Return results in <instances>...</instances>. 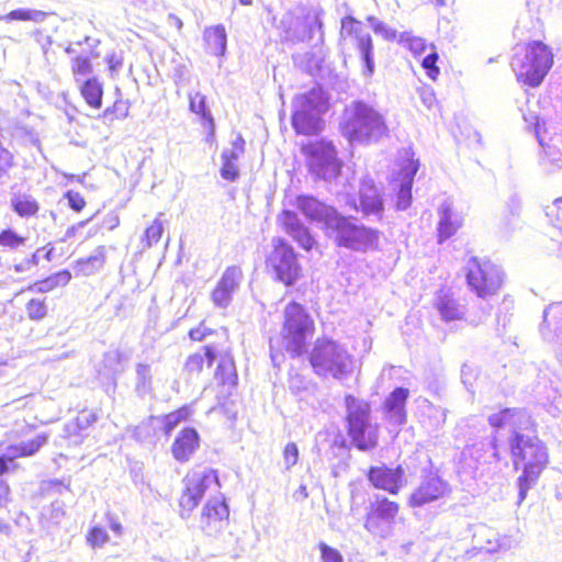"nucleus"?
Instances as JSON below:
<instances>
[{
    "instance_id": "f257e3e1",
    "label": "nucleus",
    "mask_w": 562,
    "mask_h": 562,
    "mask_svg": "<svg viewBox=\"0 0 562 562\" xmlns=\"http://www.w3.org/2000/svg\"><path fill=\"white\" fill-rule=\"evenodd\" d=\"M488 423L494 428H510L509 447L513 463L516 470L522 467V473L517 480L518 504H521L548 463L547 449L537 436L526 432L531 426L530 416L526 411L506 408L491 415Z\"/></svg>"
},
{
    "instance_id": "f03ea898",
    "label": "nucleus",
    "mask_w": 562,
    "mask_h": 562,
    "mask_svg": "<svg viewBox=\"0 0 562 562\" xmlns=\"http://www.w3.org/2000/svg\"><path fill=\"white\" fill-rule=\"evenodd\" d=\"M341 135L351 144L369 145L389 133L384 116L364 101H352L346 106L339 123Z\"/></svg>"
},
{
    "instance_id": "7ed1b4c3",
    "label": "nucleus",
    "mask_w": 562,
    "mask_h": 562,
    "mask_svg": "<svg viewBox=\"0 0 562 562\" xmlns=\"http://www.w3.org/2000/svg\"><path fill=\"white\" fill-rule=\"evenodd\" d=\"M308 359L314 372L323 378L342 380L353 370V358L347 348L328 338H318L314 342Z\"/></svg>"
},
{
    "instance_id": "20e7f679",
    "label": "nucleus",
    "mask_w": 562,
    "mask_h": 562,
    "mask_svg": "<svg viewBox=\"0 0 562 562\" xmlns=\"http://www.w3.org/2000/svg\"><path fill=\"white\" fill-rule=\"evenodd\" d=\"M553 63L552 53L541 42H532L526 47H518L510 66L517 80L530 87H538Z\"/></svg>"
},
{
    "instance_id": "39448f33",
    "label": "nucleus",
    "mask_w": 562,
    "mask_h": 562,
    "mask_svg": "<svg viewBox=\"0 0 562 562\" xmlns=\"http://www.w3.org/2000/svg\"><path fill=\"white\" fill-rule=\"evenodd\" d=\"M347 429L352 443L361 451L374 449L379 442V426L371 420L370 405L347 395Z\"/></svg>"
},
{
    "instance_id": "423d86ee",
    "label": "nucleus",
    "mask_w": 562,
    "mask_h": 562,
    "mask_svg": "<svg viewBox=\"0 0 562 562\" xmlns=\"http://www.w3.org/2000/svg\"><path fill=\"white\" fill-rule=\"evenodd\" d=\"M328 109V98L323 89L313 88L293 102L292 125L299 134L315 135L322 131V115Z\"/></svg>"
},
{
    "instance_id": "0eeeda50",
    "label": "nucleus",
    "mask_w": 562,
    "mask_h": 562,
    "mask_svg": "<svg viewBox=\"0 0 562 562\" xmlns=\"http://www.w3.org/2000/svg\"><path fill=\"white\" fill-rule=\"evenodd\" d=\"M282 341L292 357L306 350V340L314 333V321L306 310L296 302L288 304L283 312Z\"/></svg>"
},
{
    "instance_id": "6e6552de",
    "label": "nucleus",
    "mask_w": 562,
    "mask_h": 562,
    "mask_svg": "<svg viewBox=\"0 0 562 562\" xmlns=\"http://www.w3.org/2000/svg\"><path fill=\"white\" fill-rule=\"evenodd\" d=\"M328 231L335 233L338 246L361 252L375 247L380 237L378 229L357 224L340 213L329 222Z\"/></svg>"
},
{
    "instance_id": "1a4fd4ad",
    "label": "nucleus",
    "mask_w": 562,
    "mask_h": 562,
    "mask_svg": "<svg viewBox=\"0 0 562 562\" xmlns=\"http://www.w3.org/2000/svg\"><path fill=\"white\" fill-rule=\"evenodd\" d=\"M340 36L345 45H350L357 52L361 64L362 75L371 78L375 71L373 40L362 22L347 15L340 22Z\"/></svg>"
},
{
    "instance_id": "9d476101",
    "label": "nucleus",
    "mask_w": 562,
    "mask_h": 562,
    "mask_svg": "<svg viewBox=\"0 0 562 562\" xmlns=\"http://www.w3.org/2000/svg\"><path fill=\"white\" fill-rule=\"evenodd\" d=\"M272 243L273 249L266 260L267 269L277 281L291 286L302 276V267L299 263L297 256L292 246L283 239L277 238Z\"/></svg>"
},
{
    "instance_id": "9b49d317",
    "label": "nucleus",
    "mask_w": 562,
    "mask_h": 562,
    "mask_svg": "<svg viewBox=\"0 0 562 562\" xmlns=\"http://www.w3.org/2000/svg\"><path fill=\"white\" fill-rule=\"evenodd\" d=\"M184 490L179 499L180 516L187 519L199 505L206 491L217 488L218 476L212 469H196L189 472L183 479Z\"/></svg>"
},
{
    "instance_id": "f8f14e48",
    "label": "nucleus",
    "mask_w": 562,
    "mask_h": 562,
    "mask_svg": "<svg viewBox=\"0 0 562 562\" xmlns=\"http://www.w3.org/2000/svg\"><path fill=\"white\" fill-rule=\"evenodd\" d=\"M307 157V167L311 173L325 181L336 179L341 170V161L331 142L321 140L303 147Z\"/></svg>"
},
{
    "instance_id": "ddd939ff",
    "label": "nucleus",
    "mask_w": 562,
    "mask_h": 562,
    "mask_svg": "<svg viewBox=\"0 0 562 562\" xmlns=\"http://www.w3.org/2000/svg\"><path fill=\"white\" fill-rule=\"evenodd\" d=\"M467 282L479 297L494 295L503 282V271L490 260L472 257L467 263Z\"/></svg>"
},
{
    "instance_id": "4468645a",
    "label": "nucleus",
    "mask_w": 562,
    "mask_h": 562,
    "mask_svg": "<svg viewBox=\"0 0 562 562\" xmlns=\"http://www.w3.org/2000/svg\"><path fill=\"white\" fill-rule=\"evenodd\" d=\"M346 204L360 212L367 221L380 222L383 220L384 201L380 190L370 178L361 180L358 201L353 196H347Z\"/></svg>"
},
{
    "instance_id": "2eb2a0df",
    "label": "nucleus",
    "mask_w": 562,
    "mask_h": 562,
    "mask_svg": "<svg viewBox=\"0 0 562 562\" xmlns=\"http://www.w3.org/2000/svg\"><path fill=\"white\" fill-rule=\"evenodd\" d=\"M448 493V484L439 475L429 473L422 476L418 486L408 498L411 507H423L442 498Z\"/></svg>"
},
{
    "instance_id": "dca6fc26",
    "label": "nucleus",
    "mask_w": 562,
    "mask_h": 562,
    "mask_svg": "<svg viewBox=\"0 0 562 562\" xmlns=\"http://www.w3.org/2000/svg\"><path fill=\"white\" fill-rule=\"evenodd\" d=\"M229 509L224 499H210L202 512L201 528L209 537H217L228 524Z\"/></svg>"
},
{
    "instance_id": "f3484780",
    "label": "nucleus",
    "mask_w": 562,
    "mask_h": 562,
    "mask_svg": "<svg viewBox=\"0 0 562 562\" xmlns=\"http://www.w3.org/2000/svg\"><path fill=\"white\" fill-rule=\"evenodd\" d=\"M367 476L375 488L386 491L394 495L397 494L405 484V471L402 465H397L396 468H389L384 464L371 467Z\"/></svg>"
},
{
    "instance_id": "a211bd4d",
    "label": "nucleus",
    "mask_w": 562,
    "mask_h": 562,
    "mask_svg": "<svg viewBox=\"0 0 562 562\" xmlns=\"http://www.w3.org/2000/svg\"><path fill=\"white\" fill-rule=\"evenodd\" d=\"M297 207L311 221L324 223L327 229H329V222L339 214L334 207L313 196H300Z\"/></svg>"
},
{
    "instance_id": "6ab92c4d",
    "label": "nucleus",
    "mask_w": 562,
    "mask_h": 562,
    "mask_svg": "<svg viewBox=\"0 0 562 562\" xmlns=\"http://www.w3.org/2000/svg\"><path fill=\"white\" fill-rule=\"evenodd\" d=\"M438 215V241L443 243L458 232L462 225V221L460 215L453 211L452 203L448 200L443 201L440 205Z\"/></svg>"
},
{
    "instance_id": "aec40b11",
    "label": "nucleus",
    "mask_w": 562,
    "mask_h": 562,
    "mask_svg": "<svg viewBox=\"0 0 562 562\" xmlns=\"http://www.w3.org/2000/svg\"><path fill=\"white\" fill-rule=\"evenodd\" d=\"M199 445L200 437L198 431L194 428H184L172 443V456L179 462H187L196 451Z\"/></svg>"
},
{
    "instance_id": "412c9836",
    "label": "nucleus",
    "mask_w": 562,
    "mask_h": 562,
    "mask_svg": "<svg viewBox=\"0 0 562 562\" xmlns=\"http://www.w3.org/2000/svg\"><path fill=\"white\" fill-rule=\"evenodd\" d=\"M418 166V161L411 160L401 170V183L396 194V209L398 211H405L411 206L412 187Z\"/></svg>"
},
{
    "instance_id": "4be33fe9",
    "label": "nucleus",
    "mask_w": 562,
    "mask_h": 562,
    "mask_svg": "<svg viewBox=\"0 0 562 562\" xmlns=\"http://www.w3.org/2000/svg\"><path fill=\"white\" fill-rule=\"evenodd\" d=\"M281 222L286 233L291 235L303 249L310 250L313 248L314 238L294 212L284 211L281 216Z\"/></svg>"
},
{
    "instance_id": "5701e85b",
    "label": "nucleus",
    "mask_w": 562,
    "mask_h": 562,
    "mask_svg": "<svg viewBox=\"0 0 562 562\" xmlns=\"http://www.w3.org/2000/svg\"><path fill=\"white\" fill-rule=\"evenodd\" d=\"M131 360V355L120 349H110L103 356V372L104 374L113 380V389H115V379L122 374Z\"/></svg>"
},
{
    "instance_id": "b1692460",
    "label": "nucleus",
    "mask_w": 562,
    "mask_h": 562,
    "mask_svg": "<svg viewBox=\"0 0 562 562\" xmlns=\"http://www.w3.org/2000/svg\"><path fill=\"white\" fill-rule=\"evenodd\" d=\"M215 358L216 349L210 345L204 346L187 358L183 372L190 379L196 376L201 373L205 364L211 367Z\"/></svg>"
},
{
    "instance_id": "393cba45",
    "label": "nucleus",
    "mask_w": 562,
    "mask_h": 562,
    "mask_svg": "<svg viewBox=\"0 0 562 562\" xmlns=\"http://www.w3.org/2000/svg\"><path fill=\"white\" fill-rule=\"evenodd\" d=\"M434 305L445 322L461 319L465 314V306L448 293L440 292Z\"/></svg>"
},
{
    "instance_id": "a878e982",
    "label": "nucleus",
    "mask_w": 562,
    "mask_h": 562,
    "mask_svg": "<svg viewBox=\"0 0 562 562\" xmlns=\"http://www.w3.org/2000/svg\"><path fill=\"white\" fill-rule=\"evenodd\" d=\"M408 397V390L396 387L385 401V409L389 418L396 425H402L406 420L405 403Z\"/></svg>"
},
{
    "instance_id": "bb28decb",
    "label": "nucleus",
    "mask_w": 562,
    "mask_h": 562,
    "mask_svg": "<svg viewBox=\"0 0 562 562\" xmlns=\"http://www.w3.org/2000/svg\"><path fill=\"white\" fill-rule=\"evenodd\" d=\"M303 31L297 36L301 42H314V46L323 43V22L318 12L308 13L302 21Z\"/></svg>"
},
{
    "instance_id": "cd10ccee",
    "label": "nucleus",
    "mask_w": 562,
    "mask_h": 562,
    "mask_svg": "<svg viewBox=\"0 0 562 562\" xmlns=\"http://www.w3.org/2000/svg\"><path fill=\"white\" fill-rule=\"evenodd\" d=\"M106 259V249L104 246L97 247L88 258H82L76 261L74 267L76 274L85 277L92 276L99 272Z\"/></svg>"
},
{
    "instance_id": "c85d7f7f",
    "label": "nucleus",
    "mask_w": 562,
    "mask_h": 562,
    "mask_svg": "<svg viewBox=\"0 0 562 562\" xmlns=\"http://www.w3.org/2000/svg\"><path fill=\"white\" fill-rule=\"evenodd\" d=\"M204 40L211 54L215 56L225 54L227 37L223 25L218 24L214 27L206 29L204 31Z\"/></svg>"
},
{
    "instance_id": "c756f323",
    "label": "nucleus",
    "mask_w": 562,
    "mask_h": 562,
    "mask_svg": "<svg viewBox=\"0 0 562 562\" xmlns=\"http://www.w3.org/2000/svg\"><path fill=\"white\" fill-rule=\"evenodd\" d=\"M47 440L48 436L46 434H40L29 441H22L18 445L9 446L8 456H14L15 459L21 457H31L46 445Z\"/></svg>"
},
{
    "instance_id": "7c9ffc66",
    "label": "nucleus",
    "mask_w": 562,
    "mask_h": 562,
    "mask_svg": "<svg viewBox=\"0 0 562 562\" xmlns=\"http://www.w3.org/2000/svg\"><path fill=\"white\" fill-rule=\"evenodd\" d=\"M80 91L86 102L95 109L102 104V86L95 78L85 80L80 86Z\"/></svg>"
},
{
    "instance_id": "2f4dec72",
    "label": "nucleus",
    "mask_w": 562,
    "mask_h": 562,
    "mask_svg": "<svg viewBox=\"0 0 562 562\" xmlns=\"http://www.w3.org/2000/svg\"><path fill=\"white\" fill-rule=\"evenodd\" d=\"M12 209L21 216L29 217L33 216L38 211V204L36 200L29 194H18L11 199Z\"/></svg>"
},
{
    "instance_id": "473e14b6",
    "label": "nucleus",
    "mask_w": 562,
    "mask_h": 562,
    "mask_svg": "<svg viewBox=\"0 0 562 562\" xmlns=\"http://www.w3.org/2000/svg\"><path fill=\"white\" fill-rule=\"evenodd\" d=\"M94 419V416L89 415L85 419L83 417H78L76 422L67 423L64 427V437L69 439L72 445H80L83 437L79 431L87 428Z\"/></svg>"
},
{
    "instance_id": "72a5a7b5",
    "label": "nucleus",
    "mask_w": 562,
    "mask_h": 562,
    "mask_svg": "<svg viewBox=\"0 0 562 562\" xmlns=\"http://www.w3.org/2000/svg\"><path fill=\"white\" fill-rule=\"evenodd\" d=\"M398 508L397 503L389 501L386 497H381L374 503L371 514L390 524L396 517Z\"/></svg>"
},
{
    "instance_id": "f704fd0d",
    "label": "nucleus",
    "mask_w": 562,
    "mask_h": 562,
    "mask_svg": "<svg viewBox=\"0 0 562 562\" xmlns=\"http://www.w3.org/2000/svg\"><path fill=\"white\" fill-rule=\"evenodd\" d=\"M215 378L224 385L235 386L237 383V373L232 359H222L215 372Z\"/></svg>"
},
{
    "instance_id": "c9c22d12",
    "label": "nucleus",
    "mask_w": 562,
    "mask_h": 562,
    "mask_svg": "<svg viewBox=\"0 0 562 562\" xmlns=\"http://www.w3.org/2000/svg\"><path fill=\"white\" fill-rule=\"evenodd\" d=\"M151 391V371L150 366L138 363L136 366V392L144 396Z\"/></svg>"
},
{
    "instance_id": "e433bc0d",
    "label": "nucleus",
    "mask_w": 562,
    "mask_h": 562,
    "mask_svg": "<svg viewBox=\"0 0 562 562\" xmlns=\"http://www.w3.org/2000/svg\"><path fill=\"white\" fill-rule=\"evenodd\" d=\"M241 278L240 268L232 266L224 271L217 284L233 294L238 289Z\"/></svg>"
},
{
    "instance_id": "4c0bfd02",
    "label": "nucleus",
    "mask_w": 562,
    "mask_h": 562,
    "mask_svg": "<svg viewBox=\"0 0 562 562\" xmlns=\"http://www.w3.org/2000/svg\"><path fill=\"white\" fill-rule=\"evenodd\" d=\"M189 108L191 112L213 124V117L211 111L206 108L204 94L199 91L189 93Z\"/></svg>"
},
{
    "instance_id": "58836bf2",
    "label": "nucleus",
    "mask_w": 562,
    "mask_h": 562,
    "mask_svg": "<svg viewBox=\"0 0 562 562\" xmlns=\"http://www.w3.org/2000/svg\"><path fill=\"white\" fill-rule=\"evenodd\" d=\"M537 137H538L540 146L543 149V156L541 158V164L544 167H547L549 170H552L554 168H561L562 167V153H560V150H555L550 145L546 146L542 138H540L538 133H537Z\"/></svg>"
},
{
    "instance_id": "ea45409f",
    "label": "nucleus",
    "mask_w": 562,
    "mask_h": 562,
    "mask_svg": "<svg viewBox=\"0 0 562 562\" xmlns=\"http://www.w3.org/2000/svg\"><path fill=\"white\" fill-rule=\"evenodd\" d=\"M161 216L162 213H159L158 216L154 220L153 224L146 228L142 238V243L144 244L145 248H150L160 240L164 232V225L160 220Z\"/></svg>"
},
{
    "instance_id": "a19ab883",
    "label": "nucleus",
    "mask_w": 562,
    "mask_h": 562,
    "mask_svg": "<svg viewBox=\"0 0 562 562\" xmlns=\"http://www.w3.org/2000/svg\"><path fill=\"white\" fill-rule=\"evenodd\" d=\"M189 416V411L183 407L178 411H175L168 415H165L160 418L162 423V429L165 434L168 436L170 432L182 422L186 420Z\"/></svg>"
},
{
    "instance_id": "79ce46f5",
    "label": "nucleus",
    "mask_w": 562,
    "mask_h": 562,
    "mask_svg": "<svg viewBox=\"0 0 562 562\" xmlns=\"http://www.w3.org/2000/svg\"><path fill=\"white\" fill-rule=\"evenodd\" d=\"M26 241L25 237L18 235L13 229H3L0 233V246L10 250H15L23 246Z\"/></svg>"
},
{
    "instance_id": "37998d69",
    "label": "nucleus",
    "mask_w": 562,
    "mask_h": 562,
    "mask_svg": "<svg viewBox=\"0 0 562 562\" xmlns=\"http://www.w3.org/2000/svg\"><path fill=\"white\" fill-rule=\"evenodd\" d=\"M27 317L32 321H42L48 312L45 300L32 299L27 302L26 306Z\"/></svg>"
},
{
    "instance_id": "c03bdc74",
    "label": "nucleus",
    "mask_w": 562,
    "mask_h": 562,
    "mask_svg": "<svg viewBox=\"0 0 562 562\" xmlns=\"http://www.w3.org/2000/svg\"><path fill=\"white\" fill-rule=\"evenodd\" d=\"M367 20L376 35H381L386 41H393L396 38V31L386 25L384 22L372 15L368 16Z\"/></svg>"
},
{
    "instance_id": "a18cd8bd",
    "label": "nucleus",
    "mask_w": 562,
    "mask_h": 562,
    "mask_svg": "<svg viewBox=\"0 0 562 562\" xmlns=\"http://www.w3.org/2000/svg\"><path fill=\"white\" fill-rule=\"evenodd\" d=\"M245 140L239 135L232 143L231 148H225L221 155L222 160L237 161L245 150Z\"/></svg>"
},
{
    "instance_id": "49530a36",
    "label": "nucleus",
    "mask_w": 562,
    "mask_h": 562,
    "mask_svg": "<svg viewBox=\"0 0 562 562\" xmlns=\"http://www.w3.org/2000/svg\"><path fill=\"white\" fill-rule=\"evenodd\" d=\"M71 69L76 81L79 82V77H86L92 71V65L88 57L78 56L72 60Z\"/></svg>"
},
{
    "instance_id": "de8ad7c7",
    "label": "nucleus",
    "mask_w": 562,
    "mask_h": 562,
    "mask_svg": "<svg viewBox=\"0 0 562 562\" xmlns=\"http://www.w3.org/2000/svg\"><path fill=\"white\" fill-rule=\"evenodd\" d=\"M14 165L13 153L5 148L0 140V178L8 176Z\"/></svg>"
},
{
    "instance_id": "09e8293b",
    "label": "nucleus",
    "mask_w": 562,
    "mask_h": 562,
    "mask_svg": "<svg viewBox=\"0 0 562 562\" xmlns=\"http://www.w3.org/2000/svg\"><path fill=\"white\" fill-rule=\"evenodd\" d=\"M438 60V54L436 52L429 53L422 63L423 68L426 70L427 76L435 80L439 75V68L436 63Z\"/></svg>"
},
{
    "instance_id": "8fccbe9b",
    "label": "nucleus",
    "mask_w": 562,
    "mask_h": 562,
    "mask_svg": "<svg viewBox=\"0 0 562 562\" xmlns=\"http://www.w3.org/2000/svg\"><path fill=\"white\" fill-rule=\"evenodd\" d=\"M380 520L376 516L369 513L366 521H364V528L372 535L379 536V537H386V530L384 527L381 526Z\"/></svg>"
},
{
    "instance_id": "3c124183",
    "label": "nucleus",
    "mask_w": 562,
    "mask_h": 562,
    "mask_svg": "<svg viewBox=\"0 0 562 562\" xmlns=\"http://www.w3.org/2000/svg\"><path fill=\"white\" fill-rule=\"evenodd\" d=\"M232 295L233 294L231 292L217 284L212 292V301L217 307L224 308L229 305Z\"/></svg>"
},
{
    "instance_id": "603ef678",
    "label": "nucleus",
    "mask_w": 562,
    "mask_h": 562,
    "mask_svg": "<svg viewBox=\"0 0 562 562\" xmlns=\"http://www.w3.org/2000/svg\"><path fill=\"white\" fill-rule=\"evenodd\" d=\"M87 540L93 548H95V547H102L104 543H106L109 540V537H108L106 531L103 528L93 527L90 530V532L87 537Z\"/></svg>"
},
{
    "instance_id": "864d4df0",
    "label": "nucleus",
    "mask_w": 562,
    "mask_h": 562,
    "mask_svg": "<svg viewBox=\"0 0 562 562\" xmlns=\"http://www.w3.org/2000/svg\"><path fill=\"white\" fill-rule=\"evenodd\" d=\"M299 460V448L294 442H289L283 449L285 469L290 470Z\"/></svg>"
},
{
    "instance_id": "5fc2aeb1",
    "label": "nucleus",
    "mask_w": 562,
    "mask_h": 562,
    "mask_svg": "<svg viewBox=\"0 0 562 562\" xmlns=\"http://www.w3.org/2000/svg\"><path fill=\"white\" fill-rule=\"evenodd\" d=\"M221 176L228 181H235L239 177V169L235 161L222 160Z\"/></svg>"
},
{
    "instance_id": "6e6d98bb",
    "label": "nucleus",
    "mask_w": 562,
    "mask_h": 562,
    "mask_svg": "<svg viewBox=\"0 0 562 562\" xmlns=\"http://www.w3.org/2000/svg\"><path fill=\"white\" fill-rule=\"evenodd\" d=\"M319 550L323 562H342L340 552L326 543L322 542L319 544Z\"/></svg>"
},
{
    "instance_id": "4d7b16f0",
    "label": "nucleus",
    "mask_w": 562,
    "mask_h": 562,
    "mask_svg": "<svg viewBox=\"0 0 562 562\" xmlns=\"http://www.w3.org/2000/svg\"><path fill=\"white\" fill-rule=\"evenodd\" d=\"M407 41L408 48L412 50L415 55H420L426 50V43L424 40L419 37H408L406 34H402L401 41Z\"/></svg>"
},
{
    "instance_id": "13d9d810",
    "label": "nucleus",
    "mask_w": 562,
    "mask_h": 562,
    "mask_svg": "<svg viewBox=\"0 0 562 562\" xmlns=\"http://www.w3.org/2000/svg\"><path fill=\"white\" fill-rule=\"evenodd\" d=\"M419 97L427 109H431L436 103V95L430 88L420 89Z\"/></svg>"
},
{
    "instance_id": "bf43d9fd",
    "label": "nucleus",
    "mask_w": 562,
    "mask_h": 562,
    "mask_svg": "<svg viewBox=\"0 0 562 562\" xmlns=\"http://www.w3.org/2000/svg\"><path fill=\"white\" fill-rule=\"evenodd\" d=\"M69 205L75 211H81L86 205L83 198L77 192H68L67 193Z\"/></svg>"
},
{
    "instance_id": "052dcab7",
    "label": "nucleus",
    "mask_w": 562,
    "mask_h": 562,
    "mask_svg": "<svg viewBox=\"0 0 562 562\" xmlns=\"http://www.w3.org/2000/svg\"><path fill=\"white\" fill-rule=\"evenodd\" d=\"M106 63L109 65V69L111 74L117 72L122 65H123V58L121 55L116 53H112L106 56Z\"/></svg>"
},
{
    "instance_id": "680f3d73",
    "label": "nucleus",
    "mask_w": 562,
    "mask_h": 562,
    "mask_svg": "<svg viewBox=\"0 0 562 562\" xmlns=\"http://www.w3.org/2000/svg\"><path fill=\"white\" fill-rule=\"evenodd\" d=\"M54 283L57 286H65L71 280V273L68 270H61L52 276Z\"/></svg>"
},
{
    "instance_id": "e2e57ef3",
    "label": "nucleus",
    "mask_w": 562,
    "mask_h": 562,
    "mask_svg": "<svg viewBox=\"0 0 562 562\" xmlns=\"http://www.w3.org/2000/svg\"><path fill=\"white\" fill-rule=\"evenodd\" d=\"M29 9H18V10H13L11 11L10 13H8L3 20L5 21H13V20H19V21H29Z\"/></svg>"
},
{
    "instance_id": "0e129e2a",
    "label": "nucleus",
    "mask_w": 562,
    "mask_h": 562,
    "mask_svg": "<svg viewBox=\"0 0 562 562\" xmlns=\"http://www.w3.org/2000/svg\"><path fill=\"white\" fill-rule=\"evenodd\" d=\"M506 207L512 215L518 214L521 207V201L518 195H512L506 202Z\"/></svg>"
},
{
    "instance_id": "69168bd1",
    "label": "nucleus",
    "mask_w": 562,
    "mask_h": 562,
    "mask_svg": "<svg viewBox=\"0 0 562 562\" xmlns=\"http://www.w3.org/2000/svg\"><path fill=\"white\" fill-rule=\"evenodd\" d=\"M517 546V541L514 540L512 537L503 536L498 539L497 548L493 549V551L496 550H509Z\"/></svg>"
},
{
    "instance_id": "338daca9",
    "label": "nucleus",
    "mask_w": 562,
    "mask_h": 562,
    "mask_svg": "<svg viewBox=\"0 0 562 562\" xmlns=\"http://www.w3.org/2000/svg\"><path fill=\"white\" fill-rule=\"evenodd\" d=\"M305 56L308 57V65H307L308 70H311L312 68H316V67H318L319 63L323 59L322 48H317V50L313 52V53H306Z\"/></svg>"
},
{
    "instance_id": "774afa93",
    "label": "nucleus",
    "mask_w": 562,
    "mask_h": 562,
    "mask_svg": "<svg viewBox=\"0 0 562 562\" xmlns=\"http://www.w3.org/2000/svg\"><path fill=\"white\" fill-rule=\"evenodd\" d=\"M103 225L110 231L116 228L120 225L119 215L115 213H109L103 220Z\"/></svg>"
}]
</instances>
